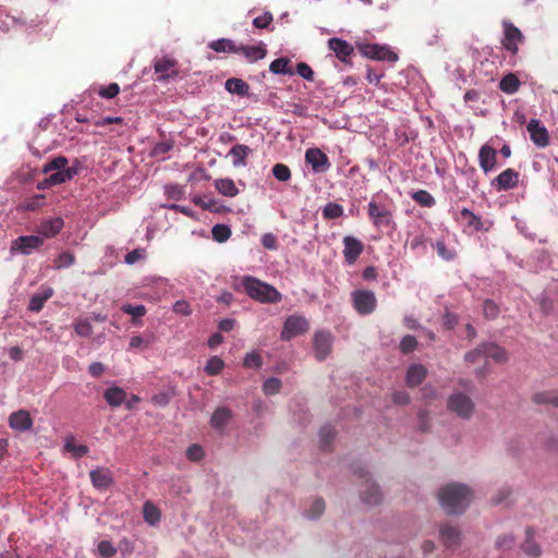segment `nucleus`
<instances>
[{"label":"nucleus","mask_w":558,"mask_h":558,"mask_svg":"<svg viewBox=\"0 0 558 558\" xmlns=\"http://www.w3.org/2000/svg\"><path fill=\"white\" fill-rule=\"evenodd\" d=\"M441 508L448 514H459L465 511L473 499V490L465 484L449 483L438 492Z\"/></svg>","instance_id":"nucleus-1"},{"label":"nucleus","mask_w":558,"mask_h":558,"mask_svg":"<svg viewBox=\"0 0 558 558\" xmlns=\"http://www.w3.org/2000/svg\"><path fill=\"white\" fill-rule=\"evenodd\" d=\"M68 158L58 156L43 167V173H50L45 180L37 183L38 190L50 189L72 180L77 174V168L68 167Z\"/></svg>","instance_id":"nucleus-2"},{"label":"nucleus","mask_w":558,"mask_h":558,"mask_svg":"<svg viewBox=\"0 0 558 558\" xmlns=\"http://www.w3.org/2000/svg\"><path fill=\"white\" fill-rule=\"evenodd\" d=\"M242 286L245 293L257 302L275 304L281 301V293L275 287L255 277H243Z\"/></svg>","instance_id":"nucleus-3"},{"label":"nucleus","mask_w":558,"mask_h":558,"mask_svg":"<svg viewBox=\"0 0 558 558\" xmlns=\"http://www.w3.org/2000/svg\"><path fill=\"white\" fill-rule=\"evenodd\" d=\"M447 409L460 418L469 420L474 413L475 404L468 395L459 391L449 396Z\"/></svg>","instance_id":"nucleus-4"},{"label":"nucleus","mask_w":558,"mask_h":558,"mask_svg":"<svg viewBox=\"0 0 558 558\" xmlns=\"http://www.w3.org/2000/svg\"><path fill=\"white\" fill-rule=\"evenodd\" d=\"M367 215L377 229L388 228L393 223L392 211L384 204L371 201L367 205Z\"/></svg>","instance_id":"nucleus-5"},{"label":"nucleus","mask_w":558,"mask_h":558,"mask_svg":"<svg viewBox=\"0 0 558 558\" xmlns=\"http://www.w3.org/2000/svg\"><path fill=\"white\" fill-rule=\"evenodd\" d=\"M310 329L307 319L300 315H291L287 317L280 338L283 341H290L292 338L301 336Z\"/></svg>","instance_id":"nucleus-6"},{"label":"nucleus","mask_w":558,"mask_h":558,"mask_svg":"<svg viewBox=\"0 0 558 558\" xmlns=\"http://www.w3.org/2000/svg\"><path fill=\"white\" fill-rule=\"evenodd\" d=\"M504 37L501 39L502 47L511 54H517L519 45L523 43L524 36L522 32L510 21H502Z\"/></svg>","instance_id":"nucleus-7"},{"label":"nucleus","mask_w":558,"mask_h":558,"mask_svg":"<svg viewBox=\"0 0 558 558\" xmlns=\"http://www.w3.org/2000/svg\"><path fill=\"white\" fill-rule=\"evenodd\" d=\"M352 301L355 311L361 315L373 313L377 305L374 292L368 290H356L352 293Z\"/></svg>","instance_id":"nucleus-8"},{"label":"nucleus","mask_w":558,"mask_h":558,"mask_svg":"<svg viewBox=\"0 0 558 558\" xmlns=\"http://www.w3.org/2000/svg\"><path fill=\"white\" fill-rule=\"evenodd\" d=\"M333 336L330 331L320 330L315 332L313 339V348L315 357L324 361L331 352Z\"/></svg>","instance_id":"nucleus-9"},{"label":"nucleus","mask_w":558,"mask_h":558,"mask_svg":"<svg viewBox=\"0 0 558 558\" xmlns=\"http://www.w3.org/2000/svg\"><path fill=\"white\" fill-rule=\"evenodd\" d=\"M154 70L158 75L157 81L165 82L175 77L179 73L178 61L170 57H162L154 61Z\"/></svg>","instance_id":"nucleus-10"},{"label":"nucleus","mask_w":558,"mask_h":558,"mask_svg":"<svg viewBox=\"0 0 558 558\" xmlns=\"http://www.w3.org/2000/svg\"><path fill=\"white\" fill-rule=\"evenodd\" d=\"M441 544L451 550H456L461 544V531L458 525L445 523L439 529Z\"/></svg>","instance_id":"nucleus-11"},{"label":"nucleus","mask_w":558,"mask_h":558,"mask_svg":"<svg viewBox=\"0 0 558 558\" xmlns=\"http://www.w3.org/2000/svg\"><path fill=\"white\" fill-rule=\"evenodd\" d=\"M361 52L363 56L374 60L388 62H396L398 60V54L396 52L377 44L363 45L361 47Z\"/></svg>","instance_id":"nucleus-12"},{"label":"nucleus","mask_w":558,"mask_h":558,"mask_svg":"<svg viewBox=\"0 0 558 558\" xmlns=\"http://www.w3.org/2000/svg\"><path fill=\"white\" fill-rule=\"evenodd\" d=\"M343 242V258L347 265H353L364 251V244L357 238L345 235Z\"/></svg>","instance_id":"nucleus-13"},{"label":"nucleus","mask_w":558,"mask_h":558,"mask_svg":"<svg viewBox=\"0 0 558 558\" xmlns=\"http://www.w3.org/2000/svg\"><path fill=\"white\" fill-rule=\"evenodd\" d=\"M531 141L539 148L549 145V133L547 129L537 119H532L526 125Z\"/></svg>","instance_id":"nucleus-14"},{"label":"nucleus","mask_w":558,"mask_h":558,"mask_svg":"<svg viewBox=\"0 0 558 558\" xmlns=\"http://www.w3.org/2000/svg\"><path fill=\"white\" fill-rule=\"evenodd\" d=\"M519 178L520 173L518 171L512 168H508L495 178L492 185L497 191H508L518 186Z\"/></svg>","instance_id":"nucleus-15"},{"label":"nucleus","mask_w":558,"mask_h":558,"mask_svg":"<svg viewBox=\"0 0 558 558\" xmlns=\"http://www.w3.org/2000/svg\"><path fill=\"white\" fill-rule=\"evenodd\" d=\"M305 161L315 172H325L330 168L327 155L319 148H308L305 151Z\"/></svg>","instance_id":"nucleus-16"},{"label":"nucleus","mask_w":558,"mask_h":558,"mask_svg":"<svg viewBox=\"0 0 558 558\" xmlns=\"http://www.w3.org/2000/svg\"><path fill=\"white\" fill-rule=\"evenodd\" d=\"M328 48L335 52L336 57L343 63H351L350 57L354 52V48L351 44L348 41L341 39V38H330L328 40Z\"/></svg>","instance_id":"nucleus-17"},{"label":"nucleus","mask_w":558,"mask_h":558,"mask_svg":"<svg viewBox=\"0 0 558 558\" xmlns=\"http://www.w3.org/2000/svg\"><path fill=\"white\" fill-rule=\"evenodd\" d=\"M478 163L484 173L493 171L497 165V150L487 144L483 145L478 151Z\"/></svg>","instance_id":"nucleus-18"},{"label":"nucleus","mask_w":558,"mask_h":558,"mask_svg":"<svg viewBox=\"0 0 558 558\" xmlns=\"http://www.w3.org/2000/svg\"><path fill=\"white\" fill-rule=\"evenodd\" d=\"M44 239L39 235H22L19 236L12 245V250H19L22 254L28 255L33 250L40 247Z\"/></svg>","instance_id":"nucleus-19"},{"label":"nucleus","mask_w":558,"mask_h":558,"mask_svg":"<svg viewBox=\"0 0 558 558\" xmlns=\"http://www.w3.org/2000/svg\"><path fill=\"white\" fill-rule=\"evenodd\" d=\"M9 425L17 432H26L33 426V418L28 411L19 410L10 414Z\"/></svg>","instance_id":"nucleus-20"},{"label":"nucleus","mask_w":558,"mask_h":558,"mask_svg":"<svg viewBox=\"0 0 558 558\" xmlns=\"http://www.w3.org/2000/svg\"><path fill=\"white\" fill-rule=\"evenodd\" d=\"M93 486L99 490H106L113 484L112 473L109 469L98 468L89 472Z\"/></svg>","instance_id":"nucleus-21"},{"label":"nucleus","mask_w":558,"mask_h":558,"mask_svg":"<svg viewBox=\"0 0 558 558\" xmlns=\"http://www.w3.org/2000/svg\"><path fill=\"white\" fill-rule=\"evenodd\" d=\"M64 221L60 217L51 218L41 221L37 228V232L45 238L56 236L63 228Z\"/></svg>","instance_id":"nucleus-22"},{"label":"nucleus","mask_w":558,"mask_h":558,"mask_svg":"<svg viewBox=\"0 0 558 558\" xmlns=\"http://www.w3.org/2000/svg\"><path fill=\"white\" fill-rule=\"evenodd\" d=\"M238 53L243 54L248 62H256L266 57L267 50L263 43L257 46L238 45Z\"/></svg>","instance_id":"nucleus-23"},{"label":"nucleus","mask_w":558,"mask_h":558,"mask_svg":"<svg viewBox=\"0 0 558 558\" xmlns=\"http://www.w3.org/2000/svg\"><path fill=\"white\" fill-rule=\"evenodd\" d=\"M481 350L483 357H490L497 363H505L508 360L506 350L494 342L482 343Z\"/></svg>","instance_id":"nucleus-24"},{"label":"nucleus","mask_w":558,"mask_h":558,"mask_svg":"<svg viewBox=\"0 0 558 558\" xmlns=\"http://www.w3.org/2000/svg\"><path fill=\"white\" fill-rule=\"evenodd\" d=\"M427 369L422 364H412L409 366L405 383L409 387L413 388L418 386L425 379Z\"/></svg>","instance_id":"nucleus-25"},{"label":"nucleus","mask_w":558,"mask_h":558,"mask_svg":"<svg viewBox=\"0 0 558 558\" xmlns=\"http://www.w3.org/2000/svg\"><path fill=\"white\" fill-rule=\"evenodd\" d=\"M53 295L52 288H45L41 292L34 294L28 304V310L31 312L38 313L43 310L45 302L48 301Z\"/></svg>","instance_id":"nucleus-26"},{"label":"nucleus","mask_w":558,"mask_h":558,"mask_svg":"<svg viewBox=\"0 0 558 558\" xmlns=\"http://www.w3.org/2000/svg\"><path fill=\"white\" fill-rule=\"evenodd\" d=\"M366 488L362 492V501L367 505H378L381 501V493L375 483L366 478Z\"/></svg>","instance_id":"nucleus-27"},{"label":"nucleus","mask_w":558,"mask_h":558,"mask_svg":"<svg viewBox=\"0 0 558 558\" xmlns=\"http://www.w3.org/2000/svg\"><path fill=\"white\" fill-rule=\"evenodd\" d=\"M104 398L111 407H120L126 399V392L120 387H110L105 390Z\"/></svg>","instance_id":"nucleus-28"},{"label":"nucleus","mask_w":558,"mask_h":558,"mask_svg":"<svg viewBox=\"0 0 558 558\" xmlns=\"http://www.w3.org/2000/svg\"><path fill=\"white\" fill-rule=\"evenodd\" d=\"M216 190L223 196L234 197L239 194V189L232 179H217L214 182Z\"/></svg>","instance_id":"nucleus-29"},{"label":"nucleus","mask_w":558,"mask_h":558,"mask_svg":"<svg viewBox=\"0 0 558 558\" xmlns=\"http://www.w3.org/2000/svg\"><path fill=\"white\" fill-rule=\"evenodd\" d=\"M226 89L239 96H245L248 94L250 85L241 78L232 77L226 81Z\"/></svg>","instance_id":"nucleus-30"},{"label":"nucleus","mask_w":558,"mask_h":558,"mask_svg":"<svg viewBox=\"0 0 558 558\" xmlns=\"http://www.w3.org/2000/svg\"><path fill=\"white\" fill-rule=\"evenodd\" d=\"M460 217L462 221H464L466 226L471 228L473 231H482L484 229V225L481 217L475 215L470 209L463 208L460 211Z\"/></svg>","instance_id":"nucleus-31"},{"label":"nucleus","mask_w":558,"mask_h":558,"mask_svg":"<svg viewBox=\"0 0 558 558\" xmlns=\"http://www.w3.org/2000/svg\"><path fill=\"white\" fill-rule=\"evenodd\" d=\"M526 539L522 544L523 551L531 557L537 558L541 556V548L536 542H534V531L532 527H527L526 531Z\"/></svg>","instance_id":"nucleus-32"},{"label":"nucleus","mask_w":558,"mask_h":558,"mask_svg":"<svg viewBox=\"0 0 558 558\" xmlns=\"http://www.w3.org/2000/svg\"><path fill=\"white\" fill-rule=\"evenodd\" d=\"M230 418L231 411L228 408L221 407L214 412L210 424L214 428L220 429L226 426Z\"/></svg>","instance_id":"nucleus-33"},{"label":"nucleus","mask_w":558,"mask_h":558,"mask_svg":"<svg viewBox=\"0 0 558 558\" xmlns=\"http://www.w3.org/2000/svg\"><path fill=\"white\" fill-rule=\"evenodd\" d=\"M251 153V148L243 144H236L234 145L231 150L230 155L233 157V165L235 167L239 166H245L246 165V157Z\"/></svg>","instance_id":"nucleus-34"},{"label":"nucleus","mask_w":558,"mask_h":558,"mask_svg":"<svg viewBox=\"0 0 558 558\" xmlns=\"http://www.w3.org/2000/svg\"><path fill=\"white\" fill-rule=\"evenodd\" d=\"M520 81L513 73L505 75L499 82V88L506 94H514L519 90Z\"/></svg>","instance_id":"nucleus-35"},{"label":"nucleus","mask_w":558,"mask_h":558,"mask_svg":"<svg viewBox=\"0 0 558 558\" xmlns=\"http://www.w3.org/2000/svg\"><path fill=\"white\" fill-rule=\"evenodd\" d=\"M143 517L145 522L150 525H155L160 521V510L149 500L145 501L143 506Z\"/></svg>","instance_id":"nucleus-36"},{"label":"nucleus","mask_w":558,"mask_h":558,"mask_svg":"<svg viewBox=\"0 0 558 558\" xmlns=\"http://www.w3.org/2000/svg\"><path fill=\"white\" fill-rule=\"evenodd\" d=\"M209 48L216 52H232L238 53V45L227 38H221L218 40H214L209 44Z\"/></svg>","instance_id":"nucleus-37"},{"label":"nucleus","mask_w":558,"mask_h":558,"mask_svg":"<svg viewBox=\"0 0 558 558\" xmlns=\"http://www.w3.org/2000/svg\"><path fill=\"white\" fill-rule=\"evenodd\" d=\"M290 63H291L290 59L284 58V57L275 59L269 65V71L274 74L292 75V74H294V72L291 69Z\"/></svg>","instance_id":"nucleus-38"},{"label":"nucleus","mask_w":558,"mask_h":558,"mask_svg":"<svg viewBox=\"0 0 558 558\" xmlns=\"http://www.w3.org/2000/svg\"><path fill=\"white\" fill-rule=\"evenodd\" d=\"M532 400L536 404H550L558 408V396L554 391H543L533 395Z\"/></svg>","instance_id":"nucleus-39"},{"label":"nucleus","mask_w":558,"mask_h":558,"mask_svg":"<svg viewBox=\"0 0 558 558\" xmlns=\"http://www.w3.org/2000/svg\"><path fill=\"white\" fill-rule=\"evenodd\" d=\"M412 199L423 207H433L436 204L434 196L426 190H418L411 195Z\"/></svg>","instance_id":"nucleus-40"},{"label":"nucleus","mask_w":558,"mask_h":558,"mask_svg":"<svg viewBox=\"0 0 558 558\" xmlns=\"http://www.w3.org/2000/svg\"><path fill=\"white\" fill-rule=\"evenodd\" d=\"M76 335L88 338L93 335V327L88 319L77 318L73 324Z\"/></svg>","instance_id":"nucleus-41"},{"label":"nucleus","mask_w":558,"mask_h":558,"mask_svg":"<svg viewBox=\"0 0 558 558\" xmlns=\"http://www.w3.org/2000/svg\"><path fill=\"white\" fill-rule=\"evenodd\" d=\"M211 234L215 241L223 243L231 236V229L227 225L218 223L213 227Z\"/></svg>","instance_id":"nucleus-42"},{"label":"nucleus","mask_w":558,"mask_h":558,"mask_svg":"<svg viewBox=\"0 0 558 558\" xmlns=\"http://www.w3.org/2000/svg\"><path fill=\"white\" fill-rule=\"evenodd\" d=\"M343 215V207L337 203H328L323 208V217L327 220L337 219Z\"/></svg>","instance_id":"nucleus-43"},{"label":"nucleus","mask_w":558,"mask_h":558,"mask_svg":"<svg viewBox=\"0 0 558 558\" xmlns=\"http://www.w3.org/2000/svg\"><path fill=\"white\" fill-rule=\"evenodd\" d=\"M223 367L225 362L218 356H213L207 361L205 372L207 373V375L215 376L218 375Z\"/></svg>","instance_id":"nucleus-44"},{"label":"nucleus","mask_w":558,"mask_h":558,"mask_svg":"<svg viewBox=\"0 0 558 558\" xmlns=\"http://www.w3.org/2000/svg\"><path fill=\"white\" fill-rule=\"evenodd\" d=\"M75 263L74 254L70 252H63L54 259V268L62 269L72 266Z\"/></svg>","instance_id":"nucleus-45"},{"label":"nucleus","mask_w":558,"mask_h":558,"mask_svg":"<svg viewBox=\"0 0 558 558\" xmlns=\"http://www.w3.org/2000/svg\"><path fill=\"white\" fill-rule=\"evenodd\" d=\"M272 174L280 182H287L291 179V170L283 163H276L272 167Z\"/></svg>","instance_id":"nucleus-46"},{"label":"nucleus","mask_w":558,"mask_h":558,"mask_svg":"<svg viewBox=\"0 0 558 558\" xmlns=\"http://www.w3.org/2000/svg\"><path fill=\"white\" fill-rule=\"evenodd\" d=\"M325 511V501L322 498H316L312 505L311 508L305 512V515L308 519H316L323 514Z\"/></svg>","instance_id":"nucleus-47"},{"label":"nucleus","mask_w":558,"mask_h":558,"mask_svg":"<svg viewBox=\"0 0 558 558\" xmlns=\"http://www.w3.org/2000/svg\"><path fill=\"white\" fill-rule=\"evenodd\" d=\"M333 437H335L333 427L332 426H324L320 429V448L323 450H328Z\"/></svg>","instance_id":"nucleus-48"},{"label":"nucleus","mask_w":558,"mask_h":558,"mask_svg":"<svg viewBox=\"0 0 558 558\" xmlns=\"http://www.w3.org/2000/svg\"><path fill=\"white\" fill-rule=\"evenodd\" d=\"M263 365L262 356L256 352H250L245 355L243 360V366L246 368H255L258 369Z\"/></svg>","instance_id":"nucleus-49"},{"label":"nucleus","mask_w":558,"mask_h":558,"mask_svg":"<svg viewBox=\"0 0 558 558\" xmlns=\"http://www.w3.org/2000/svg\"><path fill=\"white\" fill-rule=\"evenodd\" d=\"M417 347V340L415 337L411 335H407L402 338L399 349L403 354H409L413 352Z\"/></svg>","instance_id":"nucleus-50"},{"label":"nucleus","mask_w":558,"mask_h":558,"mask_svg":"<svg viewBox=\"0 0 558 558\" xmlns=\"http://www.w3.org/2000/svg\"><path fill=\"white\" fill-rule=\"evenodd\" d=\"M64 448L66 451L72 452L74 458H82L88 452L87 446L75 445L73 440H66Z\"/></svg>","instance_id":"nucleus-51"},{"label":"nucleus","mask_w":558,"mask_h":558,"mask_svg":"<svg viewBox=\"0 0 558 558\" xmlns=\"http://www.w3.org/2000/svg\"><path fill=\"white\" fill-rule=\"evenodd\" d=\"M281 388V380L276 377L268 378L263 385V391L265 395H276Z\"/></svg>","instance_id":"nucleus-52"},{"label":"nucleus","mask_w":558,"mask_h":558,"mask_svg":"<svg viewBox=\"0 0 558 558\" xmlns=\"http://www.w3.org/2000/svg\"><path fill=\"white\" fill-rule=\"evenodd\" d=\"M121 311L128 315H131L133 317H143L146 315V307L142 304L138 305H132V304H123L121 306Z\"/></svg>","instance_id":"nucleus-53"},{"label":"nucleus","mask_w":558,"mask_h":558,"mask_svg":"<svg viewBox=\"0 0 558 558\" xmlns=\"http://www.w3.org/2000/svg\"><path fill=\"white\" fill-rule=\"evenodd\" d=\"M483 313L486 318L495 319L499 314V307L494 301L486 300L483 303Z\"/></svg>","instance_id":"nucleus-54"},{"label":"nucleus","mask_w":558,"mask_h":558,"mask_svg":"<svg viewBox=\"0 0 558 558\" xmlns=\"http://www.w3.org/2000/svg\"><path fill=\"white\" fill-rule=\"evenodd\" d=\"M45 196L44 195H34L23 203V208L26 210L34 211L40 208L44 204Z\"/></svg>","instance_id":"nucleus-55"},{"label":"nucleus","mask_w":558,"mask_h":558,"mask_svg":"<svg viewBox=\"0 0 558 558\" xmlns=\"http://www.w3.org/2000/svg\"><path fill=\"white\" fill-rule=\"evenodd\" d=\"M98 551L104 558H111L117 554V548L109 541H100Z\"/></svg>","instance_id":"nucleus-56"},{"label":"nucleus","mask_w":558,"mask_h":558,"mask_svg":"<svg viewBox=\"0 0 558 558\" xmlns=\"http://www.w3.org/2000/svg\"><path fill=\"white\" fill-rule=\"evenodd\" d=\"M166 194L170 199L180 201L184 196V187L178 184L167 185Z\"/></svg>","instance_id":"nucleus-57"},{"label":"nucleus","mask_w":558,"mask_h":558,"mask_svg":"<svg viewBox=\"0 0 558 558\" xmlns=\"http://www.w3.org/2000/svg\"><path fill=\"white\" fill-rule=\"evenodd\" d=\"M435 247L437 254L445 260H452L456 257V252L448 250L444 241H438Z\"/></svg>","instance_id":"nucleus-58"},{"label":"nucleus","mask_w":558,"mask_h":558,"mask_svg":"<svg viewBox=\"0 0 558 558\" xmlns=\"http://www.w3.org/2000/svg\"><path fill=\"white\" fill-rule=\"evenodd\" d=\"M296 73L300 76H302L304 80H306V81H310V82L314 81V71L305 62L298 63V65H296Z\"/></svg>","instance_id":"nucleus-59"},{"label":"nucleus","mask_w":558,"mask_h":558,"mask_svg":"<svg viewBox=\"0 0 558 558\" xmlns=\"http://www.w3.org/2000/svg\"><path fill=\"white\" fill-rule=\"evenodd\" d=\"M120 92V87L117 83H111L107 87H101L98 92L102 98L111 99L116 97Z\"/></svg>","instance_id":"nucleus-60"},{"label":"nucleus","mask_w":558,"mask_h":558,"mask_svg":"<svg viewBox=\"0 0 558 558\" xmlns=\"http://www.w3.org/2000/svg\"><path fill=\"white\" fill-rule=\"evenodd\" d=\"M496 548L501 550H509L514 545V537L512 535H501L496 539Z\"/></svg>","instance_id":"nucleus-61"},{"label":"nucleus","mask_w":558,"mask_h":558,"mask_svg":"<svg viewBox=\"0 0 558 558\" xmlns=\"http://www.w3.org/2000/svg\"><path fill=\"white\" fill-rule=\"evenodd\" d=\"M186 456L191 461H199L204 457V450L199 445H192L186 450Z\"/></svg>","instance_id":"nucleus-62"},{"label":"nucleus","mask_w":558,"mask_h":558,"mask_svg":"<svg viewBox=\"0 0 558 558\" xmlns=\"http://www.w3.org/2000/svg\"><path fill=\"white\" fill-rule=\"evenodd\" d=\"M274 17L270 12H266L263 15H259L253 20V25L256 28H266L272 22Z\"/></svg>","instance_id":"nucleus-63"},{"label":"nucleus","mask_w":558,"mask_h":558,"mask_svg":"<svg viewBox=\"0 0 558 558\" xmlns=\"http://www.w3.org/2000/svg\"><path fill=\"white\" fill-rule=\"evenodd\" d=\"M173 311L177 314H181L183 316H189L192 313L191 305L185 300H179L173 304Z\"/></svg>","instance_id":"nucleus-64"}]
</instances>
